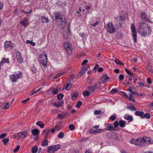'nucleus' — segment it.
<instances>
[{"mask_svg": "<svg viewBox=\"0 0 153 153\" xmlns=\"http://www.w3.org/2000/svg\"><path fill=\"white\" fill-rule=\"evenodd\" d=\"M23 76L22 72L21 71L14 72L13 74L9 76L10 78L13 82H16L19 79H21Z\"/></svg>", "mask_w": 153, "mask_h": 153, "instance_id": "obj_1", "label": "nucleus"}, {"mask_svg": "<svg viewBox=\"0 0 153 153\" xmlns=\"http://www.w3.org/2000/svg\"><path fill=\"white\" fill-rule=\"evenodd\" d=\"M39 60V62L45 68L47 66L48 60L47 56L45 53L43 52L40 54Z\"/></svg>", "mask_w": 153, "mask_h": 153, "instance_id": "obj_2", "label": "nucleus"}, {"mask_svg": "<svg viewBox=\"0 0 153 153\" xmlns=\"http://www.w3.org/2000/svg\"><path fill=\"white\" fill-rule=\"evenodd\" d=\"M105 27L107 32L110 33H114L115 32V28L112 22H108L106 25H105Z\"/></svg>", "mask_w": 153, "mask_h": 153, "instance_id": "obj_3", "label": "nucleus"}, {"mask_svg": "<svg viewBox=\"0 0 153 153\" xmlns=\"http://www.w3.org/2000/svg\"><path fill=\"white\" fill-rule=\"evenodd\" d=\"M131 28L132 31V36L134 39V41L136 42L137 41V36L136 30L134 24H131Z\"/></svg>", "mask_w": 153, "mask_h": 153, "instance_id": "obj_4", "label": "nucleus"}, {"mask_svg": "<svg viewBox=\"0 0 153 153\" xmlns=\"http://www.w3.org/2000/svg\"><path fill=\"white\" fill-rule=\"evenodd\" d=\"M29 134V132L27 131L19 132L17 133L18 136V139H20L23 138L27 137Z\"/></svg>", "mask_w": 153, "mask_h": 153, "instance_id": "obj_5", "label": "nucleus"}, {"mask_svg": "<svg viewBox=\"0 0 153 153\" xmlns=\"http://www.w3.org/2000/svg\"><path fill=\"white\" fill-rule=\"evenodd\" d=\"M148 25L145 22H141L139 24L138 32H141V30L144 29L147 30L146 28L148 27Z\"/></svg>", "mask_w": 153, "mask_h": 153, "instance_id": "obj_6", "label": "nucleus"}, {"mask_svg": "<svg viewBox=\"0 0 153 153\" xmlns=\"http://www.w3.org/2000/svg\"><path fill=\"white\" fill-rule=\"evenodd\" d=\"M14 45L11 41H6L4 43V48L7 49L9 47L13 48Z\"/></svg>", "mask_w": 153, "mask_h": 153, "instance_id": "obj_7", "label": "nucleus"}, {"mask_svg": "<svg viewBox=\"0 0 153 153\" xmlns=\"http://www.w3.org/2000/svg\"><path fill=\"white\" fill-rule=\"evenodd\" d=\"M63 46L68 53L71 52L72 50L71 48L70 47L69 43L68 42H65L63 44Z\"/></svg>", "mask_w": 153, "mask_h": 153, "instance_id": "obj_8", "label": "nucleus"}, {"mask_svg": "<svg viewBox=\"0 0 153 153\" xmlns=\"http://www.w3.org/2000/svg\"><path fill=\"white\" fill-rule=\"evenodd\" d=\"M141 18L143 20L148 21H149L150 19L148 16L146 15L145 12L142 13L141 14Z\"/></svg>", "mask_w": 153, "mask_h": 153, "instance_id": "obj_9", "label": "nucleus"}, {"mask_svg": "<svg viewBox=\"0 0 153 153\" xmlns=\"http://www.w3.org/2000/svg\"><path fill=\"white\" fill-rule=\"evenodd\" d=\"M68 114L67 112L64 114H59L57 115V117L59 118L63 119L68 116Z\"/></svg>", "mask_w": 153, "mask_h": 153, "instance_id": "obj_10", "label": "nucleus"}, {"mask_svg": "<svg viewBox=\"0 0 153 153\" xmlns=\"http://www.w3.org/2000/svg\"><path fill=\"white\" fill-rule=\"evenodd\" d=\"M21 25L25 27H26L27 25H28V19L27 18H24V20L20 22Z\"/></svg>", "mask_w": 153, "mask_h": 153, "instance_id": "obj_11", "label": "nucleus"}, {"mask_svg": "<svg viewBox=\"0 0 153 153\" xmlns=\"http://www.w3.org/2000/svg\"><path fill=\"white\" fill-rule=\"evenodd\" d=\"M137 146H144V143L142 139H137Z\"/></svg>", "mask_w": 153, "mask_h": 153, "instance_id": "obj_12", "label": "nucleus"}, {"mask_svg": "<svg viewBox=\"0 0 153 153\" xmlns=\"http://www.w3.org/2000/svg\"><path fill=\"white\" fill-rule=\"evenodd\" d=\"M143 141V143H144V146L145 145V144H149V143H153V142H151V140H150L149 138H146L145 139H142Z\"/></svg>", "mask_w": 153, "mask_h": 153, "instance_id": "obj_13", "label": "nucleus"}, {"mask_svg": "<svg viewBox=\"0 0 153 153\" xmlns=\"http://www.w3.org/2000/svg\"><path fill=\"white\" fill-rule=\"evenodd\" d=\"M107 125L108 126L105 128L106 130L109 131H114L115 130L114 127L111 126L110 124L107 123Z\"/></svg>", "mask_w": 153, "mask_h": 153, "instance_id": "obj_14", "label": "nucleus"}, {"mask_svg": "<svg viewBox=\"0 0 153 153\" xmlns=\"http://www.w3.org/2000/svg\"><path fill=\"white\" fill-rule=\"evenodd\" d=\"M124 118L126 120H129V122H131L133 120V117L132 116H129L127 114H126L124 116Z\"/></svg>", "mask_w": 153, "mask_h": 153, "instance_id": "obj_15", "label": "nucleus"}, {"mask_svg": "<svg viewBox=\"0 0 153 153\" xmlns=\"http://www.w3.org/2000/svg\"><path fill=\"white\" fill-rule=\"evenodd\" d=\"M63 103L64 101H61L59 102L58 103H54L53 104L56 107L58 108L61 106Z\"/></svg>", "mask_w": 153, "mask_h": 153, "instance_id": "obj_16", "label": "nucleus"}, {"mask_svg": "<svg viewBox=\"0 0 153 153\" xmlns=\"http://www.w3.org/2000/svg\"><path fill=\"white\" fill-rule=\"evenodd\" d=\"M145 29H144V30H141V32H138L142 36L144 37H146L149 35L147 31Z\"/></svg>", "mask_w": 153, "mask_h": 153, "instance_id": "obj_17", "label": "nucleus"}, {"mask_svg": "<svg viewBox=\"0 0 153 153\" xmlns=\"http://www.w3.org/2000/svg\"><path fill=\"white\" fill-rule=\"evenodd\" d=\"M5 63H9V59L8 58L6 59L4 58H2L0 62V63L2 65L4 64Z\"/></svg>", "mask_w": 153, "mask_h": 153, "instance_id": "obj_18", "label": "nucleus"}, {"mask_svg": "<svg viewBox=\"0 0 153 153\" xmlns=\"http://www.w3.org/2000/svg\"><path fill=\"white\" fill-rule=\"evenodd\" d=\"M108 79L109 77L106 74H105L101 78L103 83H105Z\"/></svg>", "mask_w": 153, "mask_h": 153, "instance_id": "obj_19", "label": "nucleus"}, {"mask_svg": "<svg viewBox=\"0 0 153 153\" xmlns=\"http://www.w3.org/2000/svg\"><path fill=\"white\" fill-rule=\"evenodd\" d=\"M135 114L136 116H140L142 118V117L144 114V112L142 111H137L135 112Z\"/></svg>", "mask_w": 153, "mask_h": 153, "instance_id": "obj_20", "label": "nucleus"}, {"mask_svg": "<svg viewBox=\"0 0 153 153\" xmlns=\"http://www.w3.org/2000/svg\"><path fill=\"white\" fill-rule=\"evenodd\" d=\"M36 124L37 126H40L41 128H43L44 127L43 123L41 121H39L36 122Z\"/></svg>", "mask_w": 153, "mask_h": 153, "instance_id": "obj_21", "label": "nucleus"}, {"mask_svg": "<svg viewBox=\"0 0 153 153\" xmlns=\"http://www.w3.org/2000/svg\"><path fill=\"white\" fill-rule=\"evenodd\" d=\"M126 123V121H124L123 120H120L119 122L120 126L122 128H123L125 126Z\"/></svg>", "mask_w": 153, "mask_h": 153, "instance_id": "obj_22", "label": "nucleus"}, {"mask_svg": "<svg viewBox=\"0 0 153 153\" xmlns=\"http://www.w3.org/2000/svg\"><path fill=\"white\" fill-rule=\"evenodd\" d=\"M48 153H53L55 151L52 147L49 146L48 147L47 150Z\"/></svg>", "mask_w": 153, "mask_h": 153, "instance_id": "obj_23", "label": "nucleus"}, {"mask_svg": "<svg viewBox=\"0 0 153 153\" xmlns=\"http://www.w3.org/2000/svg\"><path fill=\"white\" fill-rule=\"evenodd\" d=\"M31 133L34 135H36L39 134V131L37 129H35L32 130L31 131Z\"/></svg>", "mask_w": 153, "mask_h": 153, "instance_id": "obj_24", "label": "nucleus"}, {"mask_svg": "<svg viewBox=\"0 0 153 153\" xmlns=\"http://www.w3.org/2000/svg\"><path fill=\"white\" fill-rule=\"evenodd\" d=\"M127 108L130 109L131 111H135L136 110V109L134 107V105L132 103H131V107L128 106Z\"/></svg>", "mask_w": 153, "mask_h": 153, "instance_id": "obj_25", "label": "nucleus"}, {"mask_svg": "<svg viewBox=\"0 0 153 153\" xmlns=\"http://www.w3.org/2000/svg\"><path fill=\"white\" fill-rule=\"evenodd\" d=\"M55 19H59L61 17V15L59 13L56 12L54 14Z\"/></svg>", "mask_w": 153, "mask_h": 153, "instance_id": "obj_26", "label": "nucleus"}, {"mask_svg": "<svg viewBox=\"0 0 153 153\" xmlns=\"http://www.w3.org/2000/svg\"><path fill=\"white\" fill-rule=\"evenodd\" d=\"M60 147L61 146L60 145L58 144L52 147L54 151H55L59 149L60 148Z\"/></svg>", "mask_w": 153, "mask_h": 153, "instance_id": "obj_27", "label": "nucleus"}, {"mask_svg": "<svg viewBox=\"0 0 153 153\" xmlns=\"http://www.w3.org/2000/svg\"><path fill=\"white\" fill-rule=\"evenodd\" d=\"M10 106V104L8 102H6L5 105H4L2 109H8Z\"/></svg>", "mask_w": 153, "mask_h": 153, "instance_id": "obj_28", "label": "nucleus"}, {"mask_svg": "<svg viewBox=\"0 0 153 153\" xmlns=\"http://www.w3.org/2000/svg\"><path fill=\"white\" fill-rule=\"evenodd\" d=\"M38 150V147L36 146H34L31 149L32 152L33 153H36Z\"/></svg>", "mask_w": 153, "mask_h": 153, "instance_id": "obj_29", "label": "nucleus"}, {"mask_svg": "<svg viewBox=\"0 0 153 153\" xmlns=\"http://www.w3.org/2000/svg\"><path fill=\"white\" fill-rule=\"evenodd\" d=\"M88 91L90 93L93 92L94 91V88L93 86H90L88 88Z\"/></svg>", "mask_w": 153, "mask_h": 153, "instance_id": "obj_30", "label": "nucleus"}, {"mask_svg": "<svg viewBox=\"0 0 153 153\" xmlns=\"http://www.w3.org/2000/svg\"><path fill=\"white\" fill-rule=\"evenodd\" d=\"M130 142L131 144L137 146V139H132L130 140Z\"/></svg>", "mask_w": 153, "mask_h": 153, "instance_id": "obj_31", "label": "nucleus"}, {"mask_svg": "<svg viewBox=\"0 0 153 153\" xmlns=\"http://www.w3.org/2000/svg\"><path fill=\"white\" fill-rule=\"evenodd\" d=\"M51 131V129H49V128H47L45 129L43 131V133H45V132H46V136L45 137V138H46L48 136V135L49 132Z\"/></svg>", "mask_w": 153, "mask_h": 153, "instance_id": "obj_32", "label": "nucleus"}, {"mask_svg": "<svg viewBox=\"0 0 153 153\" xmlns=\"http://www.w3.org/2000/svg\"><path fill=\"white\" fill-rule=\"evenodd\" d=\"M48 145V141L46 140H44L42 143V146H47Z\"/></svg>", "mask_w": 153, "mask_h": 153, "instance_id": "obj_33", "label": "nucleus"}, {"mask_svg": "<svg viewBox=\"0 0 153 153\" xmlns=\"http://www.w3.org/2000/svg\"><path fill=\"white\" fill-rule=\"evenodd\" d=\"M125 71L127 73V74L131 76H134V74L131 71L129 70L127 68L125 69Z\"/></svg>", "mask_w": 153, "mask_h": 153, "instance_id": "obj_34", "label": "nucleus"}, {"mask_svg": "<svg viewBox=\"0 0 153 153\" xmlns=\"http://www.w3.org/2000/svg\"><path fill=\"white\" fill-rule=\"evenodd\" d=\"M90 92L88 91H84L83 92V94L84 96H88L90 95Z\"/></svg>", "mask_w": 153, "mask_h": 153, "instance_id": "obj_35", "label": "nucleus"}, {"mask_svg": "<svg viewBox=\"0 0 153 153\" xmlns=\"http://www.w3.org/2000/svg\"><path fill=\"white\" fill-rule=\"evenodd\" d=\"M114 62L117 65H124V64L123 63H122L118 59H116L114 60Z\"/></svg>", "mask_w": 153, "mask_h": 153, "instance_id": "obj_36", "label": "nucleus"}, {"mask_svg": "<svg viewBox=\"0 0 153 153\" xmlns=\"http://www.w3.org/2000/svg\"><path fill=\"white\" fill-rule=\"evenodd\" d=\"M101 83L100 82L96 84H95L94 88L96 89H98L101 87Z\"/></svg>", "mask_w": 153, "mask_h": 153, "instance_id": "obj_37", "label": "nucleus"}, {"mask_svg": "<svg viewBox=\"0 0 153 153\" xmlns=\"http://www.w3.org/2000/svg\"><path fill=\"white\" fill-rule=\"evenodd\" d=\"M146 117L147 119H149L150 118V115L149 114L146 113L144 115H143L142 117V118Z\"/></svg>", "mask_w": 153, "mask_h": 153, "instance_id": "obj_38", "label": "nucleus"}, {"mask_svg": "<svg viewBox=\"0 0 153 153\" xmlns=\"http://www.w3.org/2000/svg\"><path fill=\"white\" fill-rule=\"evenodd\" d=\"M2 141L3 144L4 145H5L7 143L9 142V139L8 138H4L3 139Z\"/></svg>", "mask_w": 153, "mask_h": 153, "instance_id": "obj_39", "label": "nucleus"}, {"mask_svg": "<svg viewBox=\"0 0 153 153\" xmlns=\"http://www.w3.org/2000/svg\"><path fill=\"white\" fill-rule=\"evenodd\" d=\"M147 30H148V32H147L148 35H149L151 34L152 32V29L151 27H149V26L148 25V27L146 28Z\"/></svg>", "mask_w": 153, "mask_h": 153, "instance_id": "obj_40", "label": "nucleus"}, {"mask_svg": "<svg viewBox=\"0 0 153 153\" xmlns=\"http://www.w3.org/2000/svg\"><path fill=\"white\" fill-rule=\"evenodd\" d=\"M147 69L152 74H153V71L152 67L149 65H147Z\"/></svg>", "mask_w": 153, "mask_h": 153, "instance_id": "obj_41", "label": "nucleus"}, {"mask_svg": "<svg viewBox=\"0 0 153 153\" xmlns=\"http://www.w3.org/2000/svg\"><path fill=\"white\" fill-rule=\"evenodd\" d=\"M63 97L64 95L62 93H60L58 95L57 98L58 100H61L63 98Z\"/></svg>", "mask_w": 153, "mask_h": 153, "instance_id": "obj_42", "label": "nucleus"}, {"mask_svg": "<svg viewBox=\"0 0 153 153\" xmlns=\"http://www.w3.org/2000/svg\"><path fill=\"white\" fill-rule=\"evenodd\" d=\"M82 102L81 101H78L76 105V107L77 108H79L80 106L82 105Z\"/></svg>", "mask_w": 153, "mask_h": 153, "instance_id": "obj_43", "label": "nucleus"}, {"mask_svg": "<svg viewBox=\"0 0 153 153\" xmlns=\"http://www.w3.org/2000/svg\"><path fill=\"white\" fill-rule=\"evenodd\" d=\"M64 136V134L62 132H60L58 135V137L59 138H62Z\"/></svg>", "mask_w": 153, "mask_h": 153, "instance_id": "obj_44", "label": "nucleus"}, {"mask_svg": "<svg viewBox=\"0 0 153 153\" xmlns=\"http://www.w3.org/2000/svg\"><path fill=\"white\" fill-rule=\"evenodd\" d=\"M58 90H57L56 89L53 88L52 89V92L54 94H56L58 93Z\"/></svg>", "mask_w": 153, "mask_h": 153, "instance_id": "obj_45", "label": "nucleus"}, {"mask_svg": "<svg viewBox=\"0 0 153 153\" xmlns=\"http://www.w3.org/2000/svg\"><path fill=\"white\" fill-rule=\"evenodd\" d=\"M69 128L70 130L71 131H73L75 129L74 126L72 124L69 125Z\"/></svg>", "mask_w": 153, "mask_h": 153, "instance_id": "obj_46", "label": "nucleus"}, {"mask_svg": "<svg viewBox=\"0 0 153 153\" xmlns=\"http://www.w3.org/2000/svg\"><path fill=\"white\" fill-rule=\"evenodd\" d=\"M16 56L17 59L19 58H21L22 56H21V54L19 52H17L16 53Z\"/></svg>", "mask_w": 153, "mask_h": 153, "instance_id": "obj_47", "label": "nucleus"}, {"mask_svg": "<svg viewBox=\"0 0 153 153\" xmlns=\"http://www.w3.org/2000/svg\"><path fill=\"white\" fill-rule=\"evenodd\" d=\"M118 89H112L110 91V93L111 94H113L118 91Z\"/></svg>", "mask_w": 153, "mask_h": 153, "instance_id": "obj_48", "label": "nucleus"}, {"mask_svg": "<svg viewBox=\"0 0 153 153\" xmlns=\"http://www.w3.org/2000/svg\"><path fill=\"white\" fill-rule=\"evenodd\" d=\"M20 146L19 145L17 146L14 149L13 152L14 153L16 152L19 149Z\"/></svg>", "mask_w": 153, "mask_h": 153, "instance_id": "obj_49", "label": "nucleus"}, {"mask_svg": "<svg viewBox=\"0 0 153 153\" xmlns=\"http://www.w3.org/2000/svg\"><path fill=\"white\" fill-rule=\"evenodd\" d=\"M64 74H65L64 73H59V74H58L57 75H56L55 76H54V79H56L57 78H58L59 77H60L61 76L63 75Z\"/></svg>", "mask_w": 153, "mask_h": 153, "instance_id": "obj_50", "label": "nucleus"}, {"mask_svg": "<svg viewBox=\"0 0 153 153\" xmlns=\"http://www.w3.org/2000/svg\"><path fill=\"white\" fill-rule=\"evenodd\" d=\"M124 77V76L123 74H120L119 76V79L120 81H121L123 79Z\"/></svg>", "mask_w": 153, "mask_h": 153, "instance_id": "obj_51", "label": "nucleus"}, {"mask_svg": "<svg viewBox=\"0 0 153 153\" xmlns=\"http://www.w3.org/2000/svg\"><path fill=\"white\" fill-rule=\"evenodd\" d=\"M116 116L114 114H113L110 117V119L111 120H114L116 118Z\"/></svg>", "mask_w": 153, "mask_h": 153, "instance_id": "obj_52", "label": "nucleus"}, {"mask_svg": "<svg viewBox=\"0 0 153 153\" xmlns=\"http://www.w3.org/2000/svg\"><path fill=\"white\" fill-rule=\"evenodd\" d=\"M101 112V111L100 110V111L96 110L94 111V113L95 115H100Z\"/></svg>", "mask_w": 153, "mask_h": 153, "instance_id": "obj_53", "label": "nucleus"}, {"mask_svg": "<svg viewBox=\"0 0 153 153\" xmlns=\"http://www.w3.org/2000/svg\"><path fill=\"white\" fill-rule=\"evenodd\" d=\"M17 60L19 63H22L23 61V59L22 57L17 59Z\"/></svg>", "mask_w": 153, "mask_h": 153, "instance_id": "obj_54", "label": "nucleus"}, {"mask_svg": "<svg viewBox=\"0 0 153 153\" xmlns=\"http://www.w3.org/2000/svg\"><path fill=\"white\" fill-rule=\"evenodd\" d=\"M78 94L77 93H75L74 94H71V97L73 99L74 97H77L78 96Z\"/></svg>", "mask_w": 153, "mask_h": 153, "instance_id": "obj_55", "label": "nucleus"}, {"mask_svg": "<svg viewBox=\"0 0 153 153\" xmlns=\"http://www.w3.org/2000/svg\"><path fill=\"white\" fill-rule=\"evenodd\" d=\"M59 19L60 20L61 22L62 23V24H64L65 25H66L65 21L63 20V19L62 17H61Z\"/></svg>", "mask_w": 153, "mask_h": 153, "instance_id": "obj_56", "label": "nucleus"}, {"mask_svg": "<svg viewBox=\"0 0 153 153\" xmlns=\"http://www.w3.org/2000/svg\"><path fill=\"white\" fill-rule=\"evenodd\" d=\"M6 136V134L5 133L2 134L0 135V138L2 139L5 137Z\"/></svg>", "mask_w": 153, "mask_h": 153, "instance_id": "obj_57", "label": "nucleus"}, {"mask_svg": "<svg viewBox=\"0 0 153 153\" xmlns=\"http://www.w3.org/2000/svg\"><path fill=\"white\" fill-rule=\"evenodd\" d=\"M119 123L117 121H115L114 123V126L115 127H117L119 126Z\"/></svg>", "mask_w": 153, "mask_h": 153, "instance_id": "obj_58", "label": "nucleus"}, {"mask_svg": "<svg viewBox=\"0 0 153 153\" xmlns=\"http://www.w3.org/2000/svg\"><path fill=\"white\" fill-rule=\"evenodd\" d=\"M85 71L86 70L84 69H83V68H82L80 71V73L81 74V76L83 75L84 74Z\"/></svg>", "mask_w": 153, "mask_h": 153, "instance_id": "obj_59", "label": "nucleus"}, {"mask_svg": "<svg viewBox=\"0 0 153 153\" xmlns=\"http://www.w3.org/2000/svg\"><path fill=\"white\" fill-rule=\"evenodd\" d=\"M92 77H90L88 78V82L89 84H90L92 81Z\"/></svg>", "mask_w": 153, "mask_h": 153, "instance_id": "obj_60", "label": "nucleus"}, {"mask_svg": "<svg viewBox=\"0 0 153 153\" xmlns=\"http://www.w3.org/2000/svg\"><path fill=\"white\" fill-rule=\"evenodd\" d=\"M88 139V138H82L79 140V141L82 142Z\"/></svg>", "mask_w": 153, "mask_h": 153, "instance_id": "obj_61", "label": "nucleus"}, {"mask_svg": "<svg viewBox=\"0 0 153 153\" xmlns=\"http://www.w3.org/2000/svg\"><path fill=\"white\" fill-rule=\"evenodd\" d=\"M30 99L29 98H27V99L24 100L22 101V102L23 103H25L28 101Z\"/></svg>", "mask_w": 153, "mask_h": 153, "instance_id": "obj_62", "label": "nucleus"}, {"mask_svg": "<svg viewBox=\"0 0 153 153\" xmlns=\"http://www.w3.org/2000/svg\"><path fill=\"white\" fill-rule=\"evenodd\" d=\"M88 62V60L87 59L84 60L82 63V65H84Z\"/></svg>", "mask_w": 153, "mask_h": 153, "instance_id": "obj_63", "label": "nucleus"}, {"mask_svg": "<svg viewBox=\"0 0 153 153\" xmlns=\"http://www.w3.org/2000/svg\"><path fill=\"white\" fill-rule=\"evenodd\" d=\"M147 82L149 84H151L152 82L151 79L150 78H147Z\"/></svg>", "mask_w": 153, "mask_h": 153, "instance_id": "obj_64", "label": "nucleus"}]
</instances>
